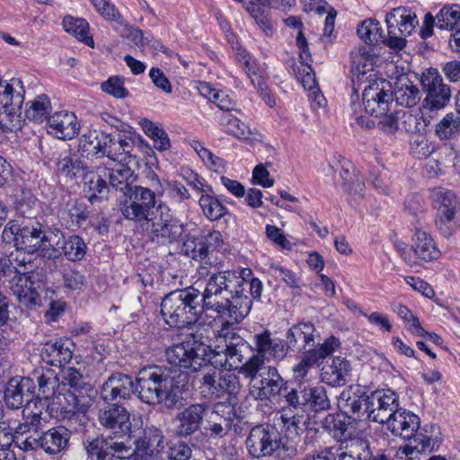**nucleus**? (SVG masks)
I'll return each instance as SVG.
<instances>
[{"instance_id": "603ef678", "label": "nucleus", "mask_w": 460, "mask_h": 460, "mask_svg": "<svg viewBox=\"0 0 460 460\" xmlns=\"http://www.w3.org/2000/svg\"><path fill=\"white\" fill-rule=\"evenodd\" d=\"M460 132V117L449 112L446 114L435 127V133L440 140L454 138Z\"/></svg>"}, {"instance_id": "de8ad7c7", "label": "nucleus", "mask_w": 460, "mask_h": 460, "mask_svg": "<svg viewBox=\"0 0 460 460\" xmlns=\"http://www.w3.org/2000/svg\"><path fill=\"white\" fill-rule=\"evenodd\" d=\"M212 193H202L199 199V204L204 216L211 221H216L226 216L228 213V209Z\"/></svg>"}, {"instance_id": "680f3d73", "label": "nucleus", "mask_w": 460, "mask_h": 460, "mask_svg": "<svg viewBox=\"0 0 460 460\" xmlns=\"http://www.w3.org/2000/svg\"><path fill=\"white\" fill-rule=\"evenodd\" d=\"M347 420L342 413L328 414L322 420V428L334 438H341L347 429Z\"/></svg>"}, {"instance_id": "39448f33", "label": "nucleus", "mask_w": 460, "mask_h": 460, "mask_svg": "<svg viewBox=\"0 0 460 460\" xmlns=\"http://www.w3.org/2000/svg\"><path fill=\"white\" fill-rule=\"evenodd\" d=\"M245 279L235 270H225L212 274L204 292L200 295L201 312L213 311L219 317L231 292H237L238 287H243Z\"/></svg>"}, {"instance_id": "2eb2a0df", "label": "nucleus", "mask_w": 460, "mask_h": 460, "mask_svg": "<svg viewBox=\"0 0 460 460\" xmlns=\"http://www.w3.org/2000/svg\"><path fill=\"white\" fill-rule=\"evenodd\" d=\"M386 81H374L363 91V104L367 113L378 117L388 112L393 98Z\"/></svg>"}, {"instance_id": "4d7b16f0", "label": "nucleus", "mask_w": 460, "mask_h": 460, "mask_svg": "<svg viewBox=\"0 0 460 460\" xmlns=\"http://www.w3.org/2000/svg\"><path fill=\"white\" fill-rule=\"evenodd\" d=\"M246 10L266 35L272 33L271 13L269 8L250 2L246 6Z\"/></svg>"}, {"instance_id": "aec40b11", "label": "nucleus", "mask_w": 460, "mask_h": 460, "mask_svg": "<svg viewBox=\"0 0 460 460\" xmlns=\"http://www.w3.org/2000/svg\"><path fill=\"white\" fill-rule=\"evenodd\" d=\"M98 420L103 428L112 430L118 437L129 435L131 432L130 413L119 403L108 404L100 409Z\"/></svg>"}, {"instance_id": "b1692460", "label": "nucleus", "mask_w": 460, "mask_h": 460, "mask_svg": "<svg viewBox=\"0 0 460 460\" xmlns=\"http://www.w3.org/2000/svg\"><path fill=\"white\" fill-rule=\"evenodd\" d=\"M33 382L30 377H13L4 389V400L7 408L18 410L32 401Z\"/></svg>"}, {"instance_id": "4468645a", "label": "nucleus", "mask_w": 460, "mask_h": 460, "mask_svg": "<svg viewBox=\"0 0 460 460\" xmlns=\"http://www.w3.org/2000/svg\"><path fill=\"white\" fill-rule=\"evenodd\" d=\"M332 171L340 172L339 184L351 199H357L364 195L365 183L358 169L348 160L341 156H333L329 161Z\"/></svg>"}, {"instance_id": "0eeeda50", "label": "nucleus", "mask_w": 460, "mask_h": 460, "mask_svg": "<svg viewBox=\"0 0 460 460\" xmlns=\"http://www.w3.org/2000/svg\"><path fill=\"white\" fill-rule=\"evenodd\" d=\"M246 447L249 454L256 458L274 454L279 458L290 457L296 451L293 447L284 445L280 433L270 425H258L252 428L246 439Z\"/></svg>"}, {"instance_id": "0e129e2a", "label": "nucleus", "mask_w": 460, "mask_h": 460, "mask_svg": "<svg viewBox=\"0 0 460 460\" xmlns=\"http://www.w3.org/2000/svg\"><path fill=\"white\" fill-rule=\"evenodd\" d=\"M37 199L30 190H23L17 200L16 210L25 219H34Z\"/></svg>"}, {"instance_id": "423d86ee", "label": "nucleus", "mask_w": 460, "mask_h": 460, "mask_svg": "<svg viewBox=\"0 0 460 460\" xmlns=\"http://www.w3.org/2000/svg\"><path fill=\"white\" fill-rule=\"evenodd\" d=\"M2 240L5 243H13L18 250L34 253L41 249L49 238L43 225L37 219H12L3 229Z\"/></svg>"}, {"instance_id": "a18cd8bd", "label": "nucleus", "mask_w": 460, "mask_h": 460, "mask_svg": "<svg viewBox=\"0 0 460 460\" xmlns=\"http://www.w3.org/2000/svg\"><path fill=\"white\" fill-rule=\"evenodd\" d=\"M350 58L353 69L358 74L365 75L373 70L379 55L372 48L359 46L351 51Z\"/></svg>"}, {"instance_id": "ddd939ff", "label": "nucleus", "mask_w": 460, "mask_h": 460, "mask_svg": "<svg viewBox=\"0 0 460 460\" xmlns=\"http://www.w3.org/2000/svg\"><path fill=\"white\" fill-rule=\"evenodd\" d=\"M432 205L436 209L435 223L445 237L453 234L452 221L457 212L458 203L455 194L450 190H436L432 198Z\"/></svg>"}, {"instance_id": "09e8293b", "label": "nucleus", "mask_w": 460, "mask_h": 460, "mask_svg": "<svg viewBox=\"0 0 460 460\" xmlns=\"http://www.w3.org/2000/svg\"><path fill=\"white\" fill-rule=\"evenodd\" d=\"M51 111L49 98L45 94L35 97L31 102L26 103L25 117L29 120L43 122Z\"/></svg>"}, {"instance_id": "7ed1b4c3", "label": "nucleus", "mask_w": 460, "mask_h": 460, "mask_svg": "<svg viewBox=\"0 0 460 460\" xmlns=\"http://www.w3.org/2000/svg\"><path fill=\"white\" fill-rule=\"evenodd\" d=\"M200 314V292L193 287L172 291L161 302L162 317L170 327L191 325Z\"/></svg>"}, {"instance_id": "cd10ccee", "label": "nucleus", "mask_w": 460, "mask_h": 460, "mask_svg": "<svg viewBox=\"0 0 460 460\" xmlns=\"http://www.w3.org/2000/svg\"><path fill=\"white\" fill-rule=\"evenodd\" d=\"M34 274L19 276L16 281L12 284L10 289L20 304L28 308L40 305V291L42 289L41 282L33 280Z\"/></svg>"}, {"instance_id": "412c9836", "label": "nucleus", "mask_w": 460, "mask_h": 460, "mask_svg": "<svg viewBox=\"0 0 460 460\" xmlns=\"http://www.w3.org/2000/svg\"><path fill=\"white\" fill-rule=\"evenodd\" d=\"M368 394L363 393L359 386H349L343 390L338 399V407L346 420H360L367 419Z\"/></svg>"}, {"instance_id": "49530a36", "label": "nucleus", "mask_w": 460, "mask_h": 460, "mask_svg": "<svg viewBox=\"0 0 460 460\" xmlns=\"http://www.w3.org/2000/svg\"><path fill=\"white\" fill-rule=\"evenodd\" d=\"M358 36L367 44L376 45L385 40V31L380 22L374 18L360 22L357 28Z\"/></svg>"}, {"instance_id": "ea45409f", "label": "nucleus", "mask_w": 460, "mask_h": 460, "mask_svg": "<svg viewBox=\"0 0 460 460\" xmlns=\"http://www.w3.org/2000/svg\"><path fill=\"white\" fill-rule=\"evenodd\" d=\"M132 165L115 164L113 168H108L109 189H114L123 194V197L133 188L136 175Z\"/></svg>"}, {"instance_id": "5701e85b", "label": "nucleus", "mask_w": 460, "mask_h": 460, "mask_svg": "<svg viewBox=\"0 0 460 460\" xmlns=\"http://www.w3.org/2000/svg\"><path fill=\"white\" fill-rule=\"evenodd\" d=\"M134 393V382L131 376L114 373L102 384L100 391L102 400L107 404L120 400H128Z\"/></svg>"}, {"instance_id": "4be33fe9", "label": "nucleus", "mask_w": 460, "mask_h": 460, "mask_svg": "<svg viewBox=\"0 0 460 460\" xmlns=\"http://www.w3.org/2000/svg\"><path fill=\"white\" fill-rule=\"evenodd\" d=\"M296 45L300 50V65L297 66L296 76L305 91L309 92V99L312 102L316 101V75L312 67L313 58L308 51V45L302 31L296 36Z\"/></svg>"}, {"instance_id": "58836bf2", "label": "nucleus", "mask_w": 460, "mask_h": 460, "mask_svg": "<svg viewBox=\"0 0 460 460\" xmlns=\"http://www.w3.org/2000/svg\"><path fill=\"white\" fill-rule=\"evenodd\" d=\"M24 93L25 89L20 79L12 78L8 82H3L0 86V108L21 110Z\"/></svg>"}, {"instance_id": "20e7f679", "label": "nucleus", "mask_w": 460, "mask_h": 460, "mask_svg": "<svg viewBox=\"0 0 460 460\" xmlns=\"http://www.w3.org/2000/svg\"><path fill=\"white\" fill-rule=\"evenodd\" d=\"M153 190L134 185L131 190L119 200V210L128 220L135 222H149L153 220L154 209L156 206V194L164 193L163 185L156 174L152 176Z\"/></svg>"}, {"instance_id": "8fccbe9b", "label": "nucleus", "mask_w": 460, "mask_h": 460, "mask_svg": "<svg viewBox=\"0 0 460 460\" xmlns=\"http://www.w3.org/2000/svg\"><path fill=\"white\" fill-rule=\"evenodd\" d=\"M62 23L66 32L72 34L87 46L93 47V40L88 35L89 24L84 19L75 18L68 15L63 19Z\"/></svg>"}, {"instance_id": "9b49d317", "label": "nucleus", "mask_w": 460, "mask_h": 460, "mask_svg": "<svg viewBox=\"0 0 460 460\" xmlns=\"http://www.w3.org/2000/svg\"><path fill=\"white\" fill-rule=\"evenodd\" d=\"M69 438V430L58 426L49 429L41 435H30L21 441L17 440V444L25 451L40 448L49 455H57L67 447Z\"/></svg>"}, {"instance_id": "6e6552de", "label": "nucleus", "mask_w": 460, "mask_h": 460, "mask_svg": "<svg viewBox=\"0 0 460 460\" xmlns=\"http://www.w3.org/2000/svg\"><path fill=\"white\" fill-rule=\"evenodd\" d=\"M63 397L68 402L65 411L75 416L88 402L87 398L93 393V387L86 375L75 367L63 370L61 381Z\"/></svg>"}, {"instance_id": "e2e57ef3", "label": "nucleus", "mask_w": 460, "mask_h": 460, "mask_svg": "<svg viewBox=\"0 0 460 460\" xmlns=\"http://www.w3.org/2000/svg\"><path fill=\"white\" fill-rule=\"evenodd\" d=\"M369 458V445L363 440L352 442L347 451L341 452L338 456V460H367Z\"/></svg>"}, {"instance_id": "f8f14e48", "label": "nucleus", "mask_w": 460, "mask_h": 460, "mask_svg": "<svg viewBox=\"0 0 460 460\" xmlns=\"http://www.w3.org/2000/svg\"><path fill=\"white\" fill-rule=\"evenodd\" d=\"M157 215L151 220V233L158 243H171L177 241L184 232L183 224L171 213L170 208L160 202L156 208Z\"/></svg>"}, {"instance_id": "6e6d98bb", "label": "nucleus", "mask_w": 460, "mask_h": 460, "mask_svg": "<svg viewBox=\"0 0 460 460\" xmlns=\"http://www.w3.org/2000/svg\"><path fill=\"white\" fill-rule=\"evenodd\" d=\"M392 310L404 322L407 331L411 335L420 336L424 334V329L421 327L419 318L407 306L394 304L392 305Z\"/></svg>"}, {"instance_id": "79ce46f5", "label": "nucleus", "mask_w": 460, "mask_h": 460, "mask_svg": "<svg viewBox=\"0 0 460 460\" xmlns=\"http://www.w3.org/2000/svg\"><path fill=\"white\" fill-rule=\"evenodd\" d=\"M22 413L23 422L14 428L15 435H24L27 432L33 431V435L36 436L38 429L41 426V405L38 406V402L32 400L25 404Z\"/></svg>"}, {"instance_id": "bf43d9fd", "label": "nucleus", "mask_w": 460, "mask_h": 460, "mask_svg": "<svg viewBox=\"0 0 460 460\" xmlns=\"http://www.w3.org/2000/svg\"><path fill=\"white\" fill-rule=\"evenodd\" d=\"M101 133L97 130H89L81 136L78 143V152L82 156L86 158L96 157Z\"/></svg>"}, {"instance_id": "f03ea898", "label": "nucleus", "mask_w": 460, "mask_h": 460, "mask_svg": "<svg viewBox=\"0 0 460 460\" xmlns=\"http://www.w3.org/2000/svg\"><path fill=\"white\" fill-rule=\"evenodd\" d=\"M243 287L237 292H231L227 304L219 318L225 320L217 332L214 345L207 346L211 356L207 358L212 365L225 368H238L239 364L252 351L250 344L233 328V324L242 322L252 309V300L244 294Z\"/></svg>"}, {"instance_id": "864d4df0", "label": "nucleus", "mask_w": 460, "mask_h": 460, "mask_svg": "<svg viewBox=\"0 0 460 460\" xmlns=\"http://www.w3.org/2000/svg\"><path fill=\"white\" fill-rule=\"evenodd\" d=\"M141 128L145 134L154 140L155 149L164 151L170 148V139L167 133L149 119H142Z\"/></svg>"}, {"instance_id": "f704fd0d", "label": "nucleus", "mask_w": 460, "mask_h": 460, "mask_svg": "<svg viewBox=\"0 0 460 460\" xmlns=\"http://www.w3.org/2000/svg\"><path fill=\"white\" fill-rule=\"evenodd\" d=\"M350 372L349 362L341 357L328 359L321 367L322 381L329 385H343Z\"/></svg>"}, {"instance_id": "c03bdc74", "label": "nucleus", "mask_w": 460, "mask_h": 460, "mask_svg": "<svg viewBox=\"0 0 460 460\" xmlns=\"http://www.w3.org/2000/svg\"><path fill=\"white\" fill-rule=\"evenodd\" d=\"M323 16V28L320 37L321 42L325 47L333 43L336 40L334 32L335 19L337 12L325 0H318V18Z\"/></svg>"}, {"instance_id": "5fc2aeb1", "label": "nucleus", "mask_w": 460, "mask_h": 460, "mask_svg": "<svg viewBox=\"0 0 460 460\" xmlns=\"http://www.w3.org/2000/svg\"><path fill=\"white\" fill-rule=\"evenodd\" d=\"M61 249L68 261H79L84 258L87 245L79 235H71L63 242Z\"/></svg>"}, {"instance_id": "bb28decb", "label": "nucleus", "mask_w": 460, "mask_h": 460, "mask_svg": "<svg viewBox=\"0 0 460 460\" xmlns=\"http://www.w3.org/2000/svg\"><path fill=\"white\" fill-rule=\"evenodd\" d=\"M74 343L67 338H58L47 341L41 350L40 358L49 366L61 367L72 359Z\"/></svg>"}, {"instance_id": "72a5a7b5", "label": "nucleus", "mask_w": 460, "mask_h": 460, "mask_svg": "<svg viewBox=\"0 0 460 460\" xmlns=\"http://www.w3.org/2000/svg\"><path fill=\"white\" fill-rule=\"evenodd\" d=\"M410 445L401 447L396 451L395 456L400 460H414L419 454L431 453L438 448L440 442L438 438H432L425 434H414Z\"/></svg>"}, {"instance_id": "f257e3e1", "label": "nucleus", "mask_w": 460, "mask_h": 460, "mask_svg": "<svg viewBox=\"0 0 460 460\" xmlns=\"http://www.w3.org/2000/svg\"><path fill=\"white\" fill-rule=\"evenodd\" d=\"M170 368L154 366L138 372L134 383V393L147 404H157L163 400H175L177 392L188 382V375L181 369L193 372L207 365L208 348L195 335L166 349Z\"/></svg>"}, {"instance_id": "338daca9", "label": "nucleus", "mask_w": 460, "mask_h": 460, "mask_svg": "<svg viewBox=\"0 0 460 460\" xmlns=\"http://www.w3.org/2000/svg\"><path fill=\"white\" fill-rule=\"evenodd\" d=\"M166 446L168 447L164 453L166 460H190L192 456V449L185 442H170Z\"/></svg>"}, {"instance_id": "e433bc0d", "label": "nucleus", "mask_w": 460, "mask_h": 460, "mask_svg": "<svg viewBox=\"0 0 460 460\" xmlns=\"http://www.w3.org/2000/svg\"><path fill=\"white\" fill-rule=\"evenodd\" d=\"M314 332L315 327L310 322L294 325L287 334L288 347L296 350L314 349Z\"/></svg>"}, {"instance_id": "2f4dec72", "label": "nucleus", "mask_w": 460, "mask_h": 460, "mask_svg": "<svg viewBox=\"0 0 460 460\" xmlns=\"http://www.w3.org/2000/svg\"><path fill=\"white\" fill-rule=\"evenodd\" d=\"M49 132L57 138L72 139L79 132V124L73 112L62 111L48 118Z\"/></svg>"}, {"instance_id": "3c124183", "label": "nucleus", "mask_w": 460, "mask_h": 460, "mask_svg": "<svg viewBox=\"0 0 460 460\" xmlns=\"http://www.w3.org/2000/svg\"><path fill=\"white\" fill-rule=\"evenodd\" d=\"M436 26L439 30L453 31L460 24V5L447 4L436 15Z\"/></svg>"}, {"instance_id": "6ab92c4d", "label": "nucleus", "mask_w": 460, "mask_h": 460, "mask_svg": "<svg viewBox=\"0 0 460 460\" xmlns=\"http://www.w3.org/2000/svg\"><path fill=\"white\" fill-rule=\"evenodd\" d=\"M167 442L164 431L155 426L146 427L136 440L134 454L142 460H156L163 454Z\"/></svg>"}, {"instance_id": "a878e982", "label": "nucleus", "mask_w": 460, "mask_h": 460, "mask_svg": "<svg viewBox=\"0 0 460 460\" xmlns=\"http://www.w3.org/2000/svg\"><path fill=\"white\" fill-rule=\"evenodd\" d=\"M207 406L202 403L191 404L175 417V433L186 438L197 432L202 424Z\"/></svg>"}, {"instance_id": "4c0bfd02", "label": "nucleus", "mask_w": 460, "mask_h": 460, "mask_svg": "<svg viewBox=\"0 0 460 460\" xmlns=\"http://www.w3.org/2000/svg\"><path fill=\"white\" fill-rule=\"evenodd\" d=\"M56 159L57 172L66 179L80 178L88 169V166L69 149L60 151Z\"/></svg>"}, {"instance_id": "c756f323", "label": "nucleus", "mask_w": 460, "mask_h": 460, "mask_svg": "<svg viewBox=\"0 0 460 460\" xmlns=\"http://www.w3.org/2000/svg\"><path fill=\"white\" fill-rule=\"evenodd\" d=\"M385 423L393 435L411 439L419 429L420 419L416 414L398 407Z\"/></svg>"}, {"instance_id": "c9c22d12", "label": "nucleus", "mask_w": 460, "mask_h": 460, "mask_svg": "<svg viewBox=\"0 0 460 460\" xmlns=\"http://www.w3.org/2000/svg\"><path fill=\"white\" fill-rule=\"evenodd\" d=\"M390 93L395 102L403 107H413L420 100L418 86L406 75L395 78Z\"/></svg>"}, {"instance_id": "9d476101", "label": "nucleus", "mask_w": 460, "mask_h": 460, "mask_svg": "<svg viewBox=\"0 0 460 460\" xmlns=\"http://www.w3.org/2000/svg\"><path fill=\"white\" fill-rule=\"evenodd\" d=\"M420 84L425 97L421 109L437 111L444 109L451 100V89L436 68L430 67L424 71L420 77Z\"/></svg>"}, {"instance_id": "473e14b6", "label": "nucleus", "mask_w": 460, "mask_h": 460, "mask_svg": "<svg viewBox=\"0 0 460 460\" xmlns=\"http://www.w3.org/2000/svg\"><path fill=\"white\" fill-rule=\"evenodd\" d=\"M109 170L107 167L98 166L95 171H85L84 178V190L88 195L90 202H93L97 199H107L110 191L109 185L106 181Z\"/></svg>"}, {"instance_id": "c85d7f7f", "label": "nucleus", "mask_w": 460, "mask_h": 460, "mask_svg": "<svg viewBox=\"0 0 460 460\" xmlns=\"http://www.w3.org/2000/svg\"><path fill=\"white\" fill-rule=\"evenodd\" d=\"M385 23L389 33L409 36L419 24L417 15L411 8L400 6L392 9L385 15Z\"/></svg>"}, {"instance_id": "052dcab7", "label": "nucleus", "mask_w": 460, "mask_h": 460, "mask_svg": "<svg viewBox=\"0 0 460 460\" xmlns=\"http://www.w3.org/2000/svg\"><path fill=\"white\" fill-rule=\"evenodd\" d=\"M22 123L21 110L0 109V128L3 132H15L22 128Z\"/></svg>"}, {"instance_id": "dca6fc26", "label": "nucleus", "mask_w": 460, "mask_h": 460, "mask_svg": "<svg viewBox=\"0 0 460 460\" xmlns=\"http://www.w3.org/2000/svg\"><path fill=\"white\" fill-rule=\"evenodd\" d=\"M440 256L441 252L433 237L421 230L415 232L411 248L402 252V257L410 265L417 263V260L428 262L438 260Z\"/></svg>"}, {"instance_id": "f3484780", "label": "nucleus", "mask_w": 460, "mask_h": 460, "mask_svg": "<svg viewBox=\"0 0 460 460\" xmlns=\"http://www.w3.org/2000/svg\"><path fill=\"white\" fill-rule=\"evenodd\" d=\"M223 244L222 234L213 231L207 234L189 235L182 244V252L193 260L203 261Z\"/></svg>"}, {"instance_id": "a211bd4d", "label": "nucleus", "mask_w": 460, "mask_h": 460, "mask_svg": "<svg viewBox=\"0 0 460 460\" xmlns=\"http://www.w3.org/2000/svg\"><path fill=\"white\" fill-rule=\"evenodd\" d=\"M367 403V419L378 423H385L399 407L398 395L389 389L371 393Z\"/></svg>"}, {"instance_id": "7c9ffc66", "label": "nucleus", "mask_w": 460, "mask_h": 460, "mask_svg": "<svg viewBox=\"0 0 460 460\" xmlns=\"http://www.w3.org/2000/svg\"><path fill=\"white\" fill-rule=\"evenodd\" d=\"M208 430L214 438L225 437L235 418L234 406L231 403L218 402L214 406L213 411L208 417Z\"/></svg>"}, {"instance_id": "1a4fd4ad", "label": "nucleus", "mask_w": 460, "mask_h": 460, "mask_svg": "<svg viewBox=\"0 0 460 460\" xmlns=\"http://www.w3.org/2000/svg\"><path fill=\"white\" fill-rule=\"evenodd\" d=\"M241 388L237 375L230 371L222 372L216 368L200 374L199 390L208 399H221L236 395Z\"/></svg>"}, {"instance_id": "37998d69", "label": "nucleus", "mask_w": 460, "mask_h": 460, "mask_svg": "<svg viewBox=\"0 0 460 460\" xmlns=\"http://www.w3.org/2000/svg\"><path fill=\"white\" fill-rule=\"evenodd\" d=\"M39 385V391L45 398L56 396L58 400L63 396L61 382L55 372L50 368H42L34 373Z\"/></svg>"}, {"instance_id": "13d9d810", "label": "nucleus", "mask_w": 460, "mask_h": 460, "mask_svg": "<svg viewBox=\"0 0 460 460\" xmlns=\"http://www.w3.org/2000/svg\"><path fill=\"white\" fill-rule=\"evenodd\" d=\"M220 124L226 128L228 134L239 139H247L251 135L249 127L230 113L222 114Z\"/></svg>"}, {"instance_id": "393cba45", "label": "nucleus", "mask_w": 460, "mask_h": 460, "mask_svg": "<svg viewBox=\"0 0 460 460\" xmlns=\"http://www.w3.org/2000/svg\"><path fill=\"white\" fill-rule=\"evenodd\" d=\"M259 379L254 380L251 394L255 399L266 400L281 394L287 388L284 387V380L275 367H268L259 374Z\"/></svg>"}, {"instance_id": "774afa93", "label": "nucleus", "mask_w": 460, "mask_h": 460, "mask_svg": "<svg viewBox=\"0 0 460 460\" xmlns=\"http://www.w3.org/2000/svg\"><path fill=\"white\" fill-rule=\"evenodd\" d=\"M264 356L256 354L252 356L241 367L239 372L246 377L254 379L257 374L262 372V369H267L264 367Z\"/></svg>"}, {"instance_id": "69168bd1", "label": "nucleus", "mask_w": 460, "mask_h": 460, "mask_svg": "<svg viewBox=\"0 0 460 460\" xmlns=\"http://www.w3.org/2000/svg\"><path fill=\"white\" fill-rule=\"evenodd\" d=\"M434 151V146L425 136L414 135L411 140V152L418 157H428Z\"/></svg>"}, {"instance_id": "a19ab883", "label": "nucleus", "mask_w": 460, "mask_h": 460, "mask_svg": "<svg viewBox=\"0 0 460 460\" xmlns=\"http://www.w3.org/2000/svg\"><path fill=\"white\" fill-rule=\"evenodd\" d=\"M134 141L131 137H121L117 134L109 159L117 162L116 164L137 165V154Z\"/></svg>"}]
</instances>
